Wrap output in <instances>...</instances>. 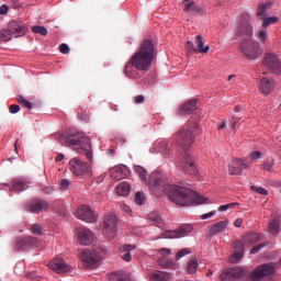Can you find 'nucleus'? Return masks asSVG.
<instances>
[{
    "instance_id": "a878e982",
    "label": "nucleus",
    "mask_w": 281,
    "mask_h": 281,
    "mask_svg": "<svg viewBox=\"0 0 281 281\" xmlns=\"http://www.w3.org/2000/svg\"><path fill=\"white\" fill-rule=\"evenodd\" d=\"M133 249H135V245L125 244L121 246L119 248V251L122 260H124L125 262H131V260H133V256L131 255V251H133Z\"/></svg>"
},
{
    "instance_id": "f257e3e1",
    "label": "nucleus",
    "mask_w": 281,
    "mask_h": 281,
    "mask_svg": "<svg viewBox=\"0 0 281 281\" xmlns=\"http://www.w3.org/2000/svg\"><path fill=\"white\" fill-rule=\"evenodd\" d=\"M134 171L144 183H148L155 194L159 195L166 192L176 205H181L182 207L194 204L201 205L205 201V198L188 188L168 183V177L161 171L151 172L149 179L146 178L148 171L144 167L135 165Z\"/></svg>"
},
{
    "instance_id": "c756f323",
    "label": "nucleus",
    "mask_w": 281,
    "mask_h": 281,
    "mask_svg": "<svg viewBox=\"0 0 281 281\" xmlns=\"http://www.w3.org/2000/svg\"><path fill=\"white\" fill-rule=\"evenodd\" d=\"M148 221L153 223V225H156V227H164V218L158 212H151L148 214Z\"/></svg>"
},
{
    "instance_id": "4c0bfd02",
    "label": "nucleus",
    "mask_w": 281,
    "mask_h": 281,
    "mask_svg": "<svg viewBox=\"0 0 281 281\" xmlns=\"http://www.w3.org/2000/svg\"><path fill=\"white\" fill-rule=\"evenodd\" d=\"M187 271L191 276H194V273H196V271H199V261L194 258L189 260Z\"/></svg>"
},
{
    "instance_id": "79ce46f5",
    "label": "nucleus",
    "mask_w": 281,
    "mask_h": 281,
    "mask_svg": "<svg viewBox=\"0 0 281 281\" xmlns=\"http://www.w3.org/2000/svg\"><path fill=\"white\" fill-rule=\"evenodd\" d=\"M276 166V159L266 160L262 165L263 170L267 172H273V167Z\"/></svg>"
},
{
    "instance_id": "a18cd8bd",
    "label": "nucleus",
    "mask_w": 281,
    "mask_h": 281,
    "mask_svg": "<svg viewBox=\"0 0 281 281\" xmlns=\"http://www.w3.org/2000/svg\"><path fill=\"white\" fill-rule=\"evenodd\" d=\"M146 201V196L142 192H137L135 194V203L136 205H144V202Z\"/></svg>"
},
{
    "instance_id": "9d476101",
    "label": "nucleus",
    "mask_w": 281,
    "mask_h": 281,
    "mask_svg": "<svg viewBox=\"0 0 281 281\" xmlns=\"http://www.w3.org/2000/svg\"><path fill=\"white\" fill-rule=\"evenodd\" d=\"M262 65L263 67H267V69L271 74H277V76H281V61L278 55L273 53L266 54L262 60Z\"/></svg>"
},
{
    "instance_id": "7ed1b4c3",
    "label": "nucleus",
    "mask_w": 281,
    "mask_h": 281,
    "mask_svg": "<svg viewBox=\"0 0 281 281\" xmlns=\"http://www.w3.org/2000/svg\"><path fill=\"white\" fill-rule=\"evenodd\" d=\"M236 36L237 38L244 36V41L240 43L239 49L246 58L256 60L262 56V47L260 46V43L251 40V36H254V29L251 27V24H249V21L240 23L236 32Z\"/></svg>"
},
{
    "instance_id": "ddd939ff",
    "label": "nucleus",
    "mask_w": 281,
    "mask_h": 281,
    "mask_svg": "<svg viewBox=\"0 0 281 281\" xmlns=\"http://www.w3.org/2000/svg\"><path fill=\"white\" fill-rule=\"evenodd\" d=\"M271 8V3L259 4L256 15L259 16L262 22V27H269V25H276L278 23V16L267 18V10Z\"/></svg>"
},
{
    "instance_id": "423d86ee",
    "label": "nucleus",
    "mask_w": 281,
    "mask_h": 281,
    "mask_svg": "<svg viewBox=\"0 0 281 281\" xmlns=\"http://www.w3.org/2000/svg\"><path fill=\"white\" fill-rule=\"evenodd\" d=\"M86 269H98L102 262V255L98 250L86 249L79 254Z\"/></svg>"
},
{
    "instance_id": "1a4fd4ad",
    "label": "nucleus",
    "mask_w": 281,
    "mask_h": 281,
    "mask_svg": "<svg viewBox=\"0 0 281 281\" xmlns=\"http://www.w3.org/2000/svg\"><path fill=\"white\" fill-rule=\"evenodd\" d=\"M273 273H276V263H263L252 270L249 278L251 281H260L262 278H267V276H273Z\"/></svg>"
},
{
    "instance_id": "680f3d73",
    "label": "nucleus",
    "mask_w": 281,
    "mask_h": 281,
    "mask_svg": "<svg viewBox=\"0 0 281 281\" xmlns=\"http://www.w3.org/2000/svg\"><path fill=\"white\" fill-rule=\"evenodd\" d=\"M214 214H216L215 212H209V213H206V214H203L202 216H201V218H202V221H205V220H207V218H212V216H214Z\"/></svg>"
},
{
    "instance_id": "4468645a",
    "label": "nucleus",
    "mask_w": 281,
    "mask_h": 281,
    "mask_svg": "<svg viewBox=\"0 0 281 281\" xmlns=\"http://www.w3.org/2000/svg\"><path fill=\"white\" fill-rule=\"evenodd\" d=\"M247 276V271L244 268H228L220 274V280L232 281L240 280Z\"/></svg>"
},
{
    "instance_id": "4d7b16f0",
    "label": "nucleus",
    "mask_w": 281,
    "mask_h": 281,
    "mask_svg": "<svg viewBox=\"0 0 281 281\" xmlns=\"http://www.w3.org/2000/svg\"><path fill=\"white\" fill-rule=\"evenodd\" d=\"M59 52H60L61 54H69V52H70L69 45H67V44H60V46H59Z\"/></svg>"
},
{
    "instance_id": "39448f33",
    "label": "nucleus",
    "mask_w": 281,
    "mask_h": 281,
    "mask_svg": "<svg viewBox=\"0 0 281 281\" xmlns=\"http://www.w3.org/2000/svg\"><path fill=\"white\" fill-rule=\"evenodd\" d=\"M199 130V123L196 121H189L184 124L180 132L176 135V144L182 150H188L192 144H194V135Z\"/></svg>"
},
{
    "instance_id": "6e6d98bb",
    "label": "nucleus",
    "mask_w": 281,
    "mask_h": 281,
    "mask_svg": "<svg viewBox=\"0 0 281 281\" xmlns=\"http://www.w3.org/2000/svg\"><path fill=\"white\" fill-rule=\"evenodd\" d=\"M121 210H122V212H125L130 216H133V210H131V206H128L126 204H122Z\"/></svg>"
},
{
    "instance_id": "b1692460",
    "label": "nucleus",
    "mask_w": 281,
    "mask_h": 281,
    "mask_svg": "<svg viewBox=\"0 0 281 281\" xmlns=\"http://www.w3.org/2000/svg\"><path fill=\"white\" fill-rule=\"evenodd\" d=\"M227 225H229V221H221L216 224H213L209 228L210 236H216L217 234H223L225 229H227Z\"/></svg>"
},
{
    "instance_id": "13d9d810",
    "label": "nucleus",
    "mask_w": 281,
    "mask_h": 281,
    "mask_svg": "<svg viewBox=\"0 0 281 281\" xmlns=\"http://www.w3.org/2000/svg\"><path fill=\"white\" fill-rule=\"evenodd\" d=\"M69 186H70L69 180L63 179V180L60 181V190H67V188H69Z\"/></svg>"
},
{
    "instance_id": "4be33fe9",
    "label": "nucleus",
    "mask_w": 281,
    "mask_h": 281,
    "mask_svg": "<svg viewBox=\"0 0 281 281\" xmlns=\"http://www.w3.org/2000/svg\"><path fill=\"white\" fill-rule=\"evenodd\" d=\"M269 234L271 236H278L281 232V217L279 214H273L268 226Z\"/></svg>"
},
{
    "instance_id": "cd10ccee",
    "label": "nucleus",
    "mask_w": 281,
    "mask_h": 281,
    "mask_svg": "<svg viewBox=\"0 0 281 281\" xmlns=\"http://www.w3.org/2000/svg\"><path fill=\"white\" fill-rule=\"evenodd\" d=\"M150 281H170V274L168 272L156 270L149 273Z\"/></svg>"
},
{
    "instance_id": "f3484780",
    "label": "nucleus",
    "mask_w": 281,
    "mask_h": 281,
    "mask_svg": "<svg viewBox=\"0 0 281 281\" xmlns=\"http://www.w3.org/2000/svg\"><path fill=\"white\" fill-rule=\"evenodd\" d=\"M259 91L262 95H270L276 91V80L263 77L259 81Z\"/></svg>"
},
{
    "instance_id": "c85d7f7f",
    "label": "nucleus",
    "mask_w": 281,
    "mask_h": 281,
    "mask_svg": "<svg viewBox=\"0 0 281 281\" xmlns=\"http://www.w3.org/2000/svg\"><path fill=\"white\" fill-rule=\"evenodd\" d=\"M116 194L119 196H128V194H131V184L126 181L119 183L116 187Z\"/></svg>"
},
{
    "instance_id": "72a5a7b5",
    "label": "nucleus",
    "mask_w": 281,
    "mask_h": 281,
    "mask_svg": "<svg viewBox=\"0 0 281 281\" xmlns=\"http://www.w3.org/2000/svg\"><path fill=\"white\" fill-rule=\"evenodd\" d=\"M110 176L112 179H115L116 181H120L124 179V168L116 166L110 170Z\"/></svg>"
},
{
    "instance_id": "e433bc0d",
    "label": "nucleus",
    "mask_w": 281,
    "mask_h": 281,
    "mask_svg": "<svg viewBox=\"0 0 281 281\" xmlns=\"http://www.w3.org/2000/svg\"><path fill=\"white\" fill-rule=\"evenodd\" d=\"M182 4L184 8V12H196L199 10L196 2H194L193 0H183Z\"/></svg>"
},
{
    "instance_id": "603ef678",
    "label": "nucleus",
    "mask_w": 281,
    "mask_h": 281,
    "mask_svg": "<svg viewBox=\"0 0 281 281\" xmlns=\"http://www.w3.org/2000/svg\"><path fill=\"white\" fill-rule=\"evenodd\" d=\"M265 247H267V244H259L250 249V254H258L261 249H265Z\"/></svg>"
},
{
    "instance_id": "9b49d317",
    "label": "nucleus",
    "mask_w": 281,
    "mask_h": 281,
    "mask_svg": "<svg viewBox=\"0 0 281 281\" xmlns=\"http://www.w3.org/2000/svg\"><path fill=\"white\" fill-rule=\"evenodd\" d=\"M186 49L189 53L207 54L210 52V46L205 45V41L203 40V36L196 35L194 43L192 41H187Z\"/></svg>"
},
{
    "instance_id": "2f4dec72",
    "label": "nucleus",
    "mask_w": 281,
    "mask_h": 281,
    "mask_svg": "<svg viewBox=\"0 0 281 281\" xmlns=\"http://www.w3.org/2000/svg\"><path fill=\"white\" fill-rule=\"evenodd\" d=\"M111 281H131V273L120 271V272H114L110 277Z\"/></svg>"
},
{
    "instance_id": "69168bd1",
    "label": "nucleus",
    "mask_w": 281,
    "mask_h": 281,
    "mask_svg": "<svg viewBox=\"0 0 281 281\" xmlns=\"http://www.w3.org/2000/svg\"><path fill=\"white\" fill-rule=\"evenodd\" d=\"M234 226H235V227H243V218H237V220L234 222Z\"/></svg>"
},
{
    "instance_id": "dca6fc26",
    "label": "nucleus",
    "mask_w": 281,
    "mask_h": 281,
    "mask_svg": "<svg viewBox=\"0 0 281 281\" xmlns=\"http://www.w3.org/2000/svg\"><path fill=\"white\" fill-rule=\"evenodd\" d=\"M181 168L183 172H187L188 175H196L198 172L196 165L194 164V158L188 153L183 155V158L181 160Z\"/></svg>"
},
{
    "instance_id": "774afa93",
    "label": "nucleus",
    "mask_w": 281,
    "mask_h": 281,
    "mask_svg": "<svg viewBox=\"0 0 281 281\" xmlns=\"http://www.w3.org/2000/svg\"><path fill=\"white\" fill-rule=\"evenodd\" d=\"M106 177V173H102L101 176H99L97 178V183H102V181H104V178Z\"/></svg>"
},
{
    "instance_id": "864d4df0",
    "label": "nucleus",
    "mask_w": 281,
    "mask_h": 281,
    "mask_svg": "<svg viewBox=\"0 0 281 281\" xmlns=\"http://www.w3.org/2000/svg\"><path fill=\"white\" fill-rule=\"evenodd\" d=\"M21 111V106L20 105H16V104H11L9 106V113H19Z\"/></svg>"
},
{
    "instance_id": "f03ea898",
    "label": "nucleus",
    "mask_w": 281,
    "mask_h": 281,
    "mask_svg": "<svg viewBox=\"0 0 281 281\" xmlns=\"http://www.w3.org/2000/svg\"><path fill=\"white\" fill-rule=\"evenodd\" d=\"M156 56H157V48H155V44H153V41L150 40L143 41V43L140 44L139 50L135 53L132 56L130 63L126 64L125 75L128 78H133V75L131 74V65L138 71H148Z\"/></svg>"
},
{
    "instance_id": "f8f14e48",
    "label": "nucleus",
    "mask_w": 281,
    "mask_h": 281,
    "mask_svg": "<svg viewBox=\"0 0 281 281\" xmlns=\"http://www.w3.org/2000/svg\"><path fill=\"white\" fill-rule=\"evenodd\" d=\"M193 227L190 224H182L177 229L165 231L160 238H186L192 232Z\"/></svg>"
},
{
    "instance_id": "ea45409f",
    "label": "nucleus",
    "mask_w": 281,
    "mask_h": 281,
    "mask_svg": "<svg viewBox=\"0 0 281 281\" xmlns=\"http://www.w3.org/2000/svg\"><path fill=\"white\" fill-rule=\"evenodd\" d=\"M31 233L34 235V236H43V234H45V232L43 231V227H41L40 224H33L31 226Z\"/></svg>"
},
{
    "instance_id": "c03bdc74",
    "label": "nucleus",
    "mask_w": 281,
    "mask_h": 281,
    "mask_svg": "<svg viewBox=\"0 0 281 281\" xmlns=\"http://www.w3.org/2000/svg\"><path fill=\"white\" fill-rule=\"evenodd\" d=\"M257 38H258V41H260V43H267V41L269 40L267 30H260L257 34Z\"/></svg>"
},
{
    "instance_id": "bf43d9fd",
    "label": "nucleus",
    "mask_w": 281,
    "mask_h": 281,
    "mask_svg": "<svg viewBox=\"0 0 281 281\" xmlns=\"http://www.w3.org/2000/svg\"><path fill=\"white\" fill-rule=\"evenodd\" d=\"M8 12H10V7H8L7 4H2L0 7V14H8Z\"/></svg>"
},
{
    "instance_id": "0eeeda50",
    "label": "nucleus",
    "mask_w": 281,
    "mask_h": 281,
    "mask_svg": "<svg viewBox=\"0 0 281 281\" xmlns=\"http://www.w3.org/2000/svg\"><path fill=\"white\" fill-rule=\"evenodd\" d=\"M103 232L108 240H113L117 236V216L108 213L103 218Z\"/></svg>"
},
{
    "instance_id": "09e8293b",
    "label": "nucleus",
    "mask_w": 281,
    "mask_h": 281,
    "mask_svg": "<svg viewBox=\"0 0 281 281\" xmlns=\"http://www.w3.org/2000/svg\"><path fill=\"white\" fill-rule=\"evenodd\" d=\"M29 247H41V239L36 237H27Z\"/></svg>"
},
{
    "instance_id": "6ab92c4d",
    "label": "nucleus",
    "mask_w": 281,
    "mask_h": 281,
    "mask_svg": "<svg viewBox=\"0 0 281 281\" xmlns=\"http://www.w3.org/2000/svg\"><path fill=\"white\" fill-rule=\"evenodd\" d=\"M48 209H49V203L41 199H33L27 204L29 212H32L33 214H38L43 212V210H48Z\"/></svg>"
},
{
    "instance_id": "58836bf2",
    "label": "nucleus",
    "mask_w": 281,
    "mask_h": 281,
    "mask_svg": "<svg viewBox=\"0 0 281 281\" xmlns=\"http://www.w3.org/2000/svg\"><path fill=\"white\" fill-rule=\"evenodd\" d=\"M15 248L19 249V250L30 249V246H29V243H27V237L19 239L15 244Z\"/></svg>"
},
{
    "instance_id": "5701e85b",
    "label": "nucleus",
    "mask_w": 281,
    "mask_h": 281,
    "mask_svg": "<svg viewBox=\"0 0 281 281\" xmlns=\"http://www.w3.org/2000/svg\"><path fill=\"white\" fill-rule=\"evenodd\" d=\"M8 30L11 32V35L15 36L16 38H19V36H24L25 32H27V27L16 21H11Z\"/></svg>"
},
{
    "instance_id": "338daca9",
    "label": "nucleus",
    "mask_w": 281,
    "mask_h": 281,
    "mask_svg": "<svg viewBox=\"0 0 281 281\" xmlns=\"http://www.w3.org/2000/svg\"><path fill=\"white\" fill-rule=\"evenodd\" d=\"M63 159H65V155L64 154H58L55 158V161H56V164H58V162L63 161Z\"/></svg>"
},
{
    "instance_id": "5fc2aeb1",
    "label": "nucleus",
    "mask_w": 281,
    "mask_h": 281,
    "mask_svg": "<svg viewBox=\"0 0 281 281\" xmlns=\"http://www.w3.org/2000/svg\"><path fill=\"white\" fill-rule=\"evenodd\" d=\"M260 157H262V153L261 151H252L250 153V158L254 160V161H258V159H260Z\"/></svg>"
},
{
    "instance_id": "393cba45",
    "label": "nucleus",
    "mask_w": 281,
    "mask_h": 281,
    "mask_svg": "<svg viewBox=\"0 0 281 281\" xmlns=\"http://www.w3.org/2000/svg\"><path fill=\"white\" fill-rule=\"evenodd\" d=\"M245 256V244L241 240H235V252L234 256L229 258L231 262H238Z\"/></svg>"
},
{
    "instance_id": "a211bd4d",
    "label": "nucleus",
    "mask_w": 281,
    "mask_h": 281,
    "mask_svg": "<svg viewBox=\"0 0 281 281\" xmlns=\"http://www.w3.org/2000/svg\"><path fill=\"white\" fill-rule=\"evenodd\" d=\"M248 166L245 160L239 158H234L232 162L228 164L229 175H243V170H247Z\"/></svg>"
},
{
    "instance_id": "f704fd0d",
    "label": "nucleus",
    "mask_w": 281,
    "mask_h": 281,
    "mask_svg": "<svg viewBox=\"0 0 281 281\" xmlns=\"http://www.w3.org/2000/svg\"><path fill=\"white\" fill-rule=\"evenodd\" d=\"M260 240V234L258 233H247L244 236V243H248V245H256Z\"/></svg>"
},
{
    "instance_id": "a19ab883",
    "label": "nucleus",
    "mask_w": 281,
    "mask_h": 281,
    "mask_svg": "<svg viewBox=\"0 0 281 281\" xmlns=\"http://www.w3.org/2000/svg\"><path fill=\"white\" fill-rule=\"evenodd\" d=\"M32 32L33 34H41L42 36H47V29L45 26H38V25H34L32 27Z\"/></svg>"
},
{
    "instance_id": "49530a36",
    "label": "nucleus",
    "mask_w": 281,
    "mask_h": 281,
    "mask_svg": "<svg viewBox=\"0 0 281 281\" xmlns=\"http://www.w3.org/2000/svg\"><path fill=\"white\" fill-rule=\"evenodd\" d=\"M239 204L236 203V202H233V203H228V204H224V205H221L218 207V212H227V210H232L236 206H238Z\"/></svg>"
},
{
    "instance_id": "bb28decb",
    "label": "nucleus",
    "mask_w": 281,
    "mask_h": 281,
    "mask_svg": "<svg viewBox=\"0 0 281 281\" xmlns=\"http://www.w3.org/2000/svg\"><path fill=\"white\" fill-rule=\"evenodd\" d=\"M196 102H199V100L196 99L188 101L181 106V112L184 115H191V113H194L196 111Z\"/></svg>"
},
{
    "instance_id": "2eb2a0df",
    "label": "nucleus",
    "mask_w": 281,
    "mask_h": 281,
    "mask_svg": "<svg viewBox=\"0 0 281 281\" xmlns=\"http://www.w3.org/2000/svg\"><path fill=\"white\" fill-rule=\"evenodd\" d=\"M75 216L80 221H85V223H95L98 221V216H95L93 210L87 205L79 206Z\"/></svg>"
},
{
    "instance_id": "3c124183",
    "label": "nucleus",
    "mask_w": 281,
    "mask_h": 281,
    "mask_svg": "<svg viewBox=\"0 0 281 281\" xmlns=\"http://www.w3.org/2000/svg\"><path fill=\"white\" fill-rule=\"evenodd\" d=\"M19 104H22V106H25L26 109H32V103L25 99V97H19L18 99Z\"/></svg>"
},
{
    "instance_id": "20e7f679",
    "label": "nucleus",
    "mask_w": 281,
    "mask_h": 281,
    "mask_svg": "<svg viewBox=\"0 0 281 281\" xmlns=\"http://www.w3.org/2000/svg\"><path fill=\"white\" fill-rule=\"evenodd\" d=\"M59 143L61 146H79L81 155H85L88 161H93V148L91 147V139L85 133L69 128L59 135Z\"/></svg>"
},
{
    "instance_id": "0e129e2a",
    "label": "nucleus",
    "mask_w": 281,
    "mask_h": 281,
    "mask_svg": "<svg viewBox=\"0 0 281 281\" xmlns=\"http://www.w3.org/2000/svg\"><path fill=\"white\" fill-rule=\"evenodd\" d=\"M231 123H232V128H236V125L238 124V117L233 116Z\"/></svg>"
},
{
    "instance_id": "37998d69",
    "label": "nucleus",
    "mask_w": 281,
    "mask_h": 281,
    "mask_svg": "<svg viewBox=\"0 0 281 281\" xmlns=\"http://www.w3.org/2000/svg\"><path fill=\"white\" fill-rule=\"evenodd\" d=\"M0 40L3 42L12 41V33L10 29L0 32Z\"/></svg>"
},
{
    "instance_id": "473e14b6",
    "label": "nucleus",
    "mask_w": 281,
    "mask_h": 281,
    "mask_svg": "<svg viewBox=\"0 0 281 281\" xmlns=\"http://www.w3.org/2000/svg\"><path fill=\"white\" fill-rule=\"evenodd\" d=\"M27 183L21 179L13 180V186L10 188L11 192H25Z\"/></svg>"
},
{
    "instance_id": "c9c22d12",
    "label": "nucleus",
    "mask_w": 281,
    "mask_h": 281,
    "mask_svg": "<svg viewBox=\"0 0 281 281\" xmlns=\"http://www.w3.org/2000/svg\"><path fill=\"white\" fill-rule=\"evenodd\" d=\"M158 265L164 267V269H177V263L166 257H161L158 259Z\"/></svg>"
},
{
    "instance_id": "aec40b11",
    "label": "nucleus",
    "mask_w": 281,
    "mask_h": 281,
    "mask_svg": "<svg viewBox=\"0 0 281 281\" xmlns=\"http://www.w3.org/2000/svg\"><path fill=\"white\" fill-rule=\"evenodd\" d=\"M77 237L80 245H91L93 243V232L86 227H80L77 229Z\"/></svg>"
},
{
    "instance_id": "de8ad7c7",
    "label": "nucleus",
    "mask_w": 281,
    "mask_h": 281,
    "mask_svg": "<svg viewBox=\"0 0 281 281\" xmlns=\"http://www.w3.org/2000/svg\"><path fill=\"white\" fill-rule=\"evenodd\" d=\"M250 190H252V192H257V194H262L263 196H267V194H269V191L261 187L251 186Z\"/></svg>"
},
{
    "instance_id": "412c9836",
    "label": "nucleus",
    "mask_w": 281,
    "mask_h": 281,
    "mask_svg": "<svg viewBox=\"0 0 281 281\" xmlns=\"http://www.w3.org/2000/svg\"><path fill=\"white\" fill-rule=\"evenodd\" d=\"M49 269H52L56 273H67V271L71 270V266H69L63 259H54L49 262Z\"/></svg>"
},
{
    "instance_id": "e2e57ef3",
    "label": "nucleus",
    "mask_w": 281,
    "mask_h": 281,
    "mask_svg": "<svg viewBox=\"0 0 281 281\" xmlns=\"http://www.w3.org/2000/svg\"><path fill=\"white\" fill-rule=\"evenodd\" d=\"M159 254H161L162 256H170L171 251L168 248H161L159 249Z\"/></svg>"
},
{
    "instance_id": "6e6552de",
    "label": "nucleus",
    "mask_w": 281,
    "mask_h": 281,
    "mask_svg": "<svg viewBox=\"0 0 281 281\" xmlns=\"http://www.w3.org/2000/svg\"><path fill=\"white\" fill-rule=\"evenodd\" d=\"M69 168L76 177H91V165L80 160L79 158H71L69 160Z\"/></svg>"
},
{
    "instance_id": "7c9ffc66",
    "label": "nucleus",
    "mask_w": 281,
    "mask_h": 281,
    "mask_svg": "<svg viewBox=\"0 0 281 281\" xmlns=\"http://www.w3.org/2000/svg\"><path fill=\"white\" fill-rule=\"evenodd\" d=\"M156 149L158 150V153H161L165 159H167V157H170V146L168 145L167 140H161L160 143H158Z\"/></svg>"
},
{
    "instance_id": "052dcab7",
    "label": "nucleus",
    "mask_w": 281,
    "mask_h": 281,
    "mask_svg": "<svg viewBox=\"0 0 281 281\" xmlns=\"http://www.w3.org/2000/svg\"><path fill=\"white\" fill-rule=\"evenodd\" d=\"M135 104H144V95L139 94L134 98Z\"/></svg>"
},
{
    "instance_id": "8fccbe9b",
    "label": "nucleus",
    "mask_w": 281,
    "mask_h": 281,
    "mask_svg": "<svg viewBox=\"0 0 281 281\" xmlns=\"http://www.w3.org/2000/svg\"><path fill=\"white\" fill-rule=\"evenodd\" d=\"M188 254H192V251H190V249L188 248L181 249L180 251L177 252L176 260H181V258H183V256H188Z\"/></svg>"
}]
</instances>
